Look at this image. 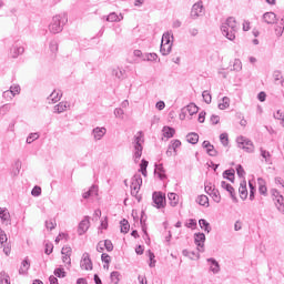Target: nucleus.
Segmentation results:
<instances>
[{
  "mask_svg": "<svg viewBox=\"0 0 284 284\" xmlns=\"http://www.w3.org/2000/svg\"><path fill=\"white\" fill-rule=\"evenodd\" d=\"M221 32L223 37L229 39V41H234L236 39V32H239V23L236 18L229 17L224 24L221 26Z\"/></svg>",
  "mask_w": 284,
  "mask_h": 284,
  "instance_id": "1",
  "label": "nucleus"
},
{
  "mask_svg": "<svg viewBox=\"0 0 284 284\" xmlns=\"http://www.w3.org/2000/svg\"><path fill=\"white\" fill-rule=\"evenodd\" d=\"M65 23H68L67 13L54 16L49 24V32H51V34H59V32H63V26H65Z\"/></svg>",
  "mask_w": 284,
  "mask_h": 284,
  "instance_id": "2",
  "label": "nucleus"
},
{
  "mask_svg": "<svg viewBox=\"0 0 284 284\" xmlns=\"http://www.w3.org/2000/svg\"><path fill=\"white\" fill-rule=\"evenodd\" d=\"M143 131H139L134 135V161H139L143 156Z\"/></svg>",
  "mask_w": 284,
  "mask_h": 284,
  "instance_id": "3",
  "label": "nucleus"
},
{
  "mask_svg": "<svg viewBox=\"0 0 284 284\" xmlns=\"http://www.w3.org/2000/svg\"><path fill=\"white\" fill-rule=\"evenodd\" d=\"M153 207L156 210H165V205H168V197L165 193L161 191H154L152 194Z\"/></svg>",
  "mask_w": 284,
  "mask_h": 284,
  "instance_id": "4",
  "label": "nucleus"
},
{
  "mask_svg": "<svg viewBox=\"0 0 284 284\" xmlns=\"http://www.w3.org/2000/svg\"><path fill=\"white\" fill-rule=\"evenodd\" d=\"M271 194L275 203V207L278 210V212H282V214H284V196L276 189H272Z\"/></svg>",
  "mask_w": 284,
  "mask_h": 284,
  "instance_id": "5",
  "label": "nucleus"
},
{
  "mask_svg": "<svg viewBox=\"0 0 284 284\" xmlns=\"http://www.w3.org/2000/svg\"><path fill=\"white\" fill-rule=\"evenodd\" d=\"M236 143L239 148L242 150H245V152L252 153L254 152V143H252V140L241 135L236 139Z\"/></svg>",
  "mask_w": 284,
  "mask_h": 284,
  "instance_id": "6",
  "label": "nucleus"
},
{
  "mask_svg": "<svg viewBox=\"0 0 284 284\" xmlns=\"http://www.w3.org/2000/svg\"><path fill=\"white\" fill-rule=\"evenodd\" d=\"M221 187L229 192L233 203H239V199L236 197V191L234 190V186H232V184L227 183L226 181H222Z\"/></svg>",
  "mask_w": 284,
  "mask_h": 284,
  "instance_id": "7",
  "label": "nucleus"
},
{
  "mask_svg": "<svg viewBox=\"0 0 284 284\" xmlns=\"http://www.w3.org/2000/svg\"><path fill=\"white\" fill-rule=\"evenodd\" d=\"M88 230H90V216L87 215L78 225L79 236H83Z\"/></svg>",
  "mask_w": 284,
  "mask_h": 284,
  "instance_id": "8",
  "label": "nucleus"
},
{
  "mask_svg": "<svg viewBox=\"0 0 284 284\" xmlns=\"http://www.w3.org/2000/svg\"><path fill=\"white\" fill-rule=\"evenodd\" d=\"M80 267L82 270H87V271L93 270L92 258H90V253H87V252L83 253L81 262H80Z\"/></svg>",
  "mask_w": 284,
  "mask_h": 284,
  "instance_id": "9",
  "label": "nucleus"
},
{
  "mask_svg": "<svg viewBox=\"0 0 284 284\" xmlns=\"http://www.w3.org/2000/svg\"><path fill=\"white\" fill-rule=\"evenodd\" d=\"M23 52H26V49L19 42H16L10 50L12 59H18Z\"/></svg>",
  "mask_w": 284,
  "mask_h": 284,
  "instance_id": "10",
  "label": "nucleus"
},
{
  "mask_svg": "<svg viewBox=\"0 0 284 284\" xmlns=\"http://www.w3.org/2000/svg\"><path fill=\"white\" fill-rule=\"evenodd\" d=\"M202 13H203V2L199 1L194 3L191 9V18L199 19V17H201Z\"/></svg>",
  "mask_w": 284,
  "mask_h": 284,
  "instance_id": "11",
  "label": "nucleus"
},
{
  "mask_svg": "<svg viewBox=\"0 0 284 284\" xmlns=\"http://www.w3.org/2000/svg\"><path fill=\"white\" fill-rule=\"evenodd\" d=\"M202 148L206 150V154H209V156H217L219 154V151H216V149H214V145L207 140L203 141Z\"/></svg>",
  "mask_w": 284,
  "mask_h": 284,
  "instance_id": "12",
  "label": "nucleus"
},
{
  "mask_svg": "<svg viewBox=\"0 0 284 284\" xmlns=\"http://www.w3.org/2000/svg\"><path fill=\"white\" fill-rule=\"evenodd\" d=\"M154 175L160 179V181H165L168 179V174H165V168H163V164H156L154 165Z\"/></svg>",
  "mask_w": 284,
  "mask_h": 284,
  "instance_id": "13",
  "label": "nucleus"
},
{
  "mask_svg": "<svg viewBox=\"0 0 284 284\" xmlns=\"http://www.w3.org/2000/svg\"><path fill=\"white\" fill-rule=\"evenodd\" d=\"M105 132H108V130L104 126H97L92 130V136L94 139V141H101V139H103V136H105Z\"/></svg>",
  "mask_w": 284,
  "mask_h": 284,
  "instance_id": "14",
  "label": "nucleus"
},
{
  "mask_svg": "<svg viewBox=\"0 0 284 284\" xmlns=\"http://www.w3.org/2000/svg\"><path fill=\"white\" fill-rule=\"evenodd\" d=\"M206 261H207V263L210 265V271L213 274H219V272H221V264H219V261H216V258L209 257Z\"/></svg>",
  "mask_w": 284,
  "mask_h": 284,
  "instance_id": "15",
  "label": "nucleus"
},
{
  "mask_svg": "<svg viewBox=\"0 0 284 284\" xmlns=\"http://www.w3.org/2000/svg\"><path fill=\"white\" fill-rule=\"evenodd\" d=\"M161 45H168L166 52H172V36L170 34V32L163 33Z\"/></svg>",
  "mask_w": 284,
  "mask_h": 284,
  "instance_id": "16",
  "label": "nucleus"
},
{
  "mask_svg": "<svg viewBox=\"0 0 284 284\" xmlns=\"http://www.w3.org/2000/svg\"><path fill=\"white\" fill-rule=\"evenodd\" d=\"M262 19L264 21V23H267L268 26H272L274 23H276V13L270 11V12H265L262 16Z\"/></svg>",
  "mask_w": 284,
  "mask_h": 284,
  "instance_id": "17",
  "label": "nucleus"
},
{
  "mask_svg": "<svg viewBox=\"0 0 284 284\" xmlns=\"http://www.w3.org/2000/svg\"><path fill=\"white\" fill-rule=\"evenodd\" d=\"M194 243L197 247H205V233H195Z\"/></svg>",
  "mask_w": 284,
  "mask_h": 284,
  "instance_id": "18",
  "label": "nucleus"
},
{
  "mask_svg": "<svg viewBox=\"0 0 284 284\" xmlns=\"http://www.w3.org/2000/svg\"><path fill=\"white\" fill-rule=\"evenodd\" d=\"M257 185H258V193L262 196H267V184L265 182V179L258 178L257 179Z\"/></svg>",
  "mask_w": 284,
  "mask_h": 284,
  "instance_id": "19",
  "label": "nucleus"
},
{
  "mask_svg": "<svg viewBox=\"0 0 284 284\" xmlns=\"http://www.w3.org/2000/svg\"><path fill=\"white\" fill-rule=\"evenodd\" d=\"M239 192L240 199H242V201H245V199H247V181L243 180L240 183Z\"/></svg>",
  "mask_w": 284,
  "mask_h": 284,
  "instance_id": "20",
  "label": "nucleus"
},
{
  "mask_svg": "<svg viewBox=\"0 0 284 284\" xmlns=\"http://www.w3.org/2000/svg\"><path fill=\"white\" fill-rule=\"evenodd\" d=\"M94 194H95V195L99 194V186H97V185L93 184L91 187H89L88 191H85V192L82 193V199L88 200V199H90L91 196H94Z\"/></svg>",
  "mask_w": 284,
  "mask_h": 284,
  "instance_id": "21",
  "label": "nucleus"
},
{
  "mask_svg": "<svg viewBox=\"0 0 284 284\" xmlns=\"http://www.w3.org/2000/svg\"><path fill=\"white\" fill-rule=\"evenodd\" d=\"M162 132L165 139H172L174 138V134H176V130L168 125L163 126Z\"/></svg>",
  "mask_w": 284,
  "mask_h": 284,
  "instance_id": "22",
  "label": "nucleus"
},
{
  "mask_svg": "<svg viewBox=\"0 0 284 284\" xmlns=\"http://www.w3.org/2000/svg\"><path fill=\"white\" fill-rule=\"evenodd\" d=\"M28 270H30V260L28 257H26L21 262V266L19 268V274H21V275L28 274Z\"/></svg>",
  "mask_w": 284,
  "mask_h": 284,
  "instance_id": "23",
  "label": "nucleus"
},
{
  "mask_svg": "<svg viewBox=\"0 0 284 284\" xmlns=\"http://www.w3.org/2000/svg\"><path fill=\"white\" fill-rule=\"evenodd\" d=\"M21 93V87L19 84L17 85H13L10 88V91H4L2 93V97H8L9 94H12V97H17V94H20Z\"/></svg>",
  "mask_w": 284,
  "mask_h": 284,
  "instance_id": "24",
  "label": "nucleus"
},
{
  "mask_svg": "<svg viewBox=\"0 0 284 284\" xmlns=\"http://www.w3.org/2000/svg\"><path fill=\"white\" fill-rule=\"evenodd\" d=\"M234 174H236V171H234V169H227L222 173V176L223 179H226V181L234 183Z\"/></svg>",
  "mask_w": 284,
  "mask_h": 284,
  "instance_id": "25",
  "label": "nucleus"
},
{
  "mask_svg": "<svg viewBox=\"0 0 284 284\" xmlns=\"http://www.w3.org/2000/svg\"><path fill=\"white\" fill-rule=\"evenodd\" d=\"M131 185L135 187H141V185H143V178H141V174L136 173L132 176Z\"/></svg>",
  "mask_w": 284,
  "mask_h": 284,
  "instance_id": "26",
  "label": "nucleus"
},
{
  "mask_svg": "<svg viewBox=\"0 0 284 284\" xmlns=\"http://www.w3.org/2000/svg\"><path fill=\"white\" fill-rule=\"evenodd\" d=\"M199 225L201 230H204L207 234L212 232V226L210 225V222H207V220L205 219L199 220Z\"/></svg>",
  "mask_w": 284,
  "mask_h": 284,
  "instance_id": "27",
  "label": "nucleus"
},
{
  "mask_svg": "<svg viewBox=\"0 0 284 284\" xmlns=\"http://www.w3.org/2000/svg\"><path fill=\"white\" fill-rule=\"evenodd\" d=\"M196 203L202 205V207H210V197H207V195H200L196 199Z\"/></svg>",
  "mask_w": 284,
  "mask_h": 284,
  "instance_id": "28",
  "label": "nucleus"
},
{
  "mask_svg": "<svg viewBox=\"0 0 284 284\" xmlns=\"http://www.w3.org/2000/svg\"><path fill=\"white\" fill-rule=\"evenodd\" d=\"M120 232L122 234H128L130 232V222L126 219L120 221Z\"/></svg>",
  "mask_w": 284,
  "mask_h": 284,
  "instance_id": "29",
  "label": "nucleus"
},
{
  "mask_svg": "<svg viewBox=\"0 0 284 284\" xmlns=\"http://www.w3.org/2000/svg\"><path fill=\"white\" fill-rule=\"evenodd\" d=\"M124 74L125 70H121L120 68L112 69V77H115L119 81H123V79H125Z\"/></svg>",
  "mask_w": 284,
  "mask_h": 284,
  "instance_id": "30",
  "label": "nucleus"
},
{
  "mask_svg": "<svg viewBox=\"0 0 284 284\" xmlns=\"http://www.w3.org/2000/svg\"><path fill=\"white\" fill-rule=\"evenodd\" d=\"M182 145L181 140H172L169 144V150H173L174 156H176L179 148Z\"/></svg>",
  "mask_w": 284,
  "mask_h": 284,
  "instance_id": "31",
  "label": "nucleus"
},
{
  "mask_svg": "<svg viewBox=\"0 0 284 284\" xmlns=\"http://www.w3.org/2000/svg\"><path fill=\"white\" fill-rule=\"evenodd\" d=\"M187 143H191V145H196L199 143V135L196 132H191L186 135Z\"/></svg>",
  "mask_w": 284,
  "mask_h": 284,
  "instance_id": "32",
  "label": "nucleus"
},
{
  "mask_svg": "<svg viewBox=\"0 0 284 284\" xmlns=\"http://www.w3.org/2000/svg\"><path fill=\"white\" fill-rule=\"evenodd\" d=\"M182 254H183V256H186L191 261H196V258H199V256H200L199 252L189 251V250H183Z\"/></svg>",
  "mask_w": 284,
  "mask_h": 284,
  "instance_id": "33",
  "label": "nucleus"
},
{
  "mask_svg": "<svg viewBox=\"0 0 284 284\" xmlns=\"http://www.w3.org/2000/svg\"><path fill=\"white\" fill-rule=\"evenodd\" d=\"M168 199L171 207H176V205H179V195L176 193H169Z\"/></svg>",
  "mask_w": 284,
  "mask_h": 284,
  "instance_id": "34",
  "label": "nucleus"
},
{
  "mask_svg": "<svg viewBox=\"0 0 284 284\" xmlns=\"http://www.w3.org/2000/svg\"><path fill=\"white\" fill-rule=\"evenodd\" d=\"M68 110V102H60L54 106V112L61 114Z\"/></svg>",
  "mask_w": 284,
  "mask_h": 284,
  "instance_id": "35",
  "label": "nucleus"
},
{
  "mask_svg": "<svg viewBox=\"0 0 284 284\" xmlns=\"http://www.w3.org/2000/svg\"><path fill=\"white\" fill-rule=\"evenodd\" d=\"M54 276H57V278H65V276H68V273L65 272V268H63V266L57 267L53 271Z\"/></svg>",
  "mask_w": 284,
  "mask_h": 284,
  "instance_id": "36",
  "label": "nucleus"
},
{
  "mask_svg": "<svg viewBox=\"0 0 284 284\" xmlns=\"http://www.w3.org/2000/svg\"><path fill=\"white\" fill-rule=\"evenodd\" d=\"M148 256H149V267H156V255H154V252H152L151 250H148L146 252Z\"/></svg>",
  "mask_w": 284,
  "mask_h": 284,
  "instance_id": "37",
  "label": "nucleus"
},
{
  "mask_svg": "<svg viewBox=\"0 0 284 284\" xmlns=\"http://www.w3.org/2000/svg\"><path fill=\"white\" fill-rule=\"evenodd\" d=\"M0 219L2 223L10 221V213L8 212V209L0 207Z\"/></svg>",
  "mask_w": 284,
  "mask_h": 284,
  "instance_id": "38",
  "label": "nucleus"
},
{
  "mask_svg": "<svg viewBox=\"0 0 284 284\" xmlns=\"http://www.w3.org/2000/svg\"><path fill=\"white\" fill-rule=\"evenodd\" d=\"M48 100L51 101V103H57L61 101V95H59L57 90H53L52 93L48 97Z\"/></svg>",
  "mask_w": 284,
  "mask_h": 284,
  "instance_id": "39",
  "label": "nucleus"
},
{
  "mask_svg": "<svg viewBox=\"0 0 284 284\" xmlns=\"http://www.w3.org/2000/svg\"><path fill=\"white\" fill-rule=\"evenodd\" d=\"M260 152H261V156L262 159L265 160V163H270L271 159H272V153H270V151L260 148Z\"/></svg>",
  "mask_w": 284,
  "mask_h": 284,
  "instance_id": "40",
  "label": "nucleus"
},
{
  "mask_svg": "<svg viewBox=\"0 0 284 284\" xmlns=\"http://www.w3.org/2000/svg\"><path fill=\"white\" fill-rule=\"evenodd\" d=\"M21 172V160H17L13 166V170L11 171L12 176H19Z\"/></svg>",
  "mask_w": 284,
  "mask_h": 284,
  "instance_id": "41",
  "label": "nucleus"
},
{
  "mask_svg": "<svg viewBox=\"0 0 284 284\" xmlns=\"http://www.w3.org/2000/svg\"><path fill=\"white\" fill-rule=\"evenodd\" d=\"M219 110H227L230 108V98L224 97L222 98V102L217 105Z\"/></svg>",
  "mask_w": 284,
  "mask_h": 284,
  "instance_id": "42",
  "label": "nucleus"
},
{
  "mask_svg": "<svg viewBox=\"0 0 284 284\" xmlns=\"http://www.w3.org/2000/svg\"><path fill=\"white\" fill-rule=\"evenodd\" d=\"M275 32L277 37H283L284 32V18H282L278 22V26L275 28Z\"/></svg>",
  "mask_w": 284,
  "mask_h": 284,
  "instance_id": "43",
  "label": "nucleus"
},
{
  "mask_svg": "<svg viewBox=\"0 0 284 284\" xmlns=\"http://www.w3.org/2000/svg\"><path fill=\"white\" fill-rule=\"evenodd\" d=\"M250 187V201H254L256 199V185L252 182H248Z\"/></svg>",
  "mask_w": 284,
  "mask_h": 284,
  "instance_id": "44",
  "label": "nucleus"
},
{
  "mask_svg": "<svg viewBox=\"0 0 284 284\" xmlns=\"http://www.w3.org/2000/svg\"><path fill=\"white\" fill-rule=\"evenodd\" d=\"M186 110L191 116H194V114H196L199 112V106L194 103H190L186 106Z\"/></svg>",
  "mask_w": 284,
  "mask_h": 284,
  "instance_id": "45",
  "label": "nucleus"
},
{
  "mask_svg": "<svg viewBox=\"0 0 284 284\" xmlns=\"http://www.w3.org/2000/svg\"><path fill=\"white\" fill-rule=\"evenodd\" d=\"M210 196L213 199L214 203H221V193L219 192V189L213 190Z\"/></svg>",
  "mask_w": 284,
  "mask_h": 284,
  "instance_id": "46",
  "label": "nucleus"
},
{
  "mask_svg": "<svg viewBox=\"0 0 284 284\" xmlns=\"http://www.w3.org/2000/svg\"><path fill=\"white\" fill-rule=\"evenodd\" d=\"M220 141L222 145H224V148H227V145L230 144V136L227 135V133L220 134Z\"/></svg>",
  "mask_w": 284,
  "mask_h": 284,
  "instance_id": "47",
  "label": "nucleus"
},
{
  "mask_svg": "<svg viewBox=\"0 0 284 284\" xmlns=\"http://www.w3.org/2000/svg\"><path fill=\"white\" fill-rule=\"evenodd\" d=\"M106 21H109L110 23H114V21H121V18H119V16L116 14V12H111V13L106 17Z\"/></svg>",
  "mask_w": 284,
  "mask_h": 284,
  "instance_id": "48",
  "label": "nucleus"
},
{
  "mask_svg": "<svg viewBox=\"0 0 284 284\" xmlns=\"http://www.w3.org/2000/svg\"><path fill=\"white\" fill-rule=\"evenodd\" d=\"M202 98H203L204 102L207 103V105H210V103H212V94H210V91H207V90L203 91Z\"/></svg>",
  "mask_w": 284,
  "mask_h": 284,
  "instance_id": "49",
  "label": "nucleus"
},
{
  "mask_svg": "<svg viewBox=\"0 0 284 284\" xmlns=\"http://www.w3.org/2000/svg\"><path fill=\"white\" fill-rule=\"evenodd\" d=\"M235 170H236V174L240 179H245V169H243V165L237 164Z\"/></svg>",
  "mask_w": 284,
  "mask_h": 284,
  "instance_id": "50",
  "label": "nucleus"
},
{
  "mask_svg": "<svg viewBox=\"0 0 284 284\" xmlns=\"http://www.w3.org/2000/svg\"><path fill=\"white\" fill-rule=\"evenodd\" d=\"M141 190V186H134L131 184V196H135L138 201H141V197H139V191Z\"/></svg>",
  "mask_w": 284,
  "mask_h": 284,
  "instance_id": "51",
  "label": "nucleus"
},
{
  "mask_svg": "<svg viewBox=\"0 0 284 284\" xmlns=\"http://www.w3.org/2000/svg\"><path fill=\"white\" fill-rule=\"evenodd\" d=\"M119 276H121V273H119V271L111 272L110 278H111L112 283L119 284V281H120Z\"/></svg>",
  "mask_w": 284,
  "mask_h": 284,
  "instance_id": "52",
  "label": "nucleus"
},
{
  "mask_svg": "<svg viewBox=\"0 0 284 284\" xmlns=\"http://www.w3.org/2000/svg\"><path fill=\"white\" fill-rule=\"evenodd\" d=\"M196 225H199L196 219H189V221L185 223V227L191 230H196Z\"/></svg>",
  "mask_w": 284,
  "mask_h": 284,
  "instance_id": "53",
  "label": "nucleus"
},
{
  "mask_svg": "<svg viewBox=\"0 0 284 284\" xmlns=\"http://www.w3.org/2000/svg\"><path fill=\"white\" fill-rule=\"evenodd\" d=\"M52 252H54V244L47 243L44 245V254H47V256H50V254H52Z\"/></svg>",
  "mask_w": 284,
  "mask_h": 284,
  "instance_id": "54",
  "label": "nucleus"
},
{
  "mask_svg": "<svg viewBox=\"0 0 284 284\" xmlns=\"http://www.w3.org/2000/svg\"><path fill=\"white\" fill-rule=\"evenodd\" d=\"M141 227H142V232H143V239L144 241L148 243V241L150 242V234H148V224L145 223H142L141 224Z\"/></svg>",
  "mask_w": 284,
  "mask_h": 284,
  "instance_id": "55",
  "label": "nucleus"
},
{
  "mask_svg": "<svg viewBox=\"0 0 284 284\" xmlns=\"http://www.w3.org/2000/svg\"><path fill=\"white\" fill-rule=\"evenodd\" d=\"M159 54L156 53H144V61H156Z\"/></svg>",
  "mask_w": 284,
  "mask_h": 284,
  "instance_id": "56",
  "label": "nucleus"
},
{
  "mask_svg": "<svg viewBox=\"0 0 284 284\" xmlns=\"http://www.w3.org/2000/svg\"><path fill=\"white\" fill-rule=\"evenodd\" d=\"M39 139V133H30L27 138V143L30 145L31 143H34Z\"/></svg>",
  "mask_w": 284,
  "mask_h": 284,
  "instance_id": "57",
  "label": "nucleus"
},
{
  "mask_svg": "<svg viewBox=\"0 0 284 284\" xmlns=\"http://www.w3.org/2000/svg\"><path fill=\"white\" fill-rule=\"evenodd\" d=\"M242 69H243V63L241 62L240 59H235V60H234V63H233V70H234L235 72H239V71H241Z\"/></svg>",
  "mask_w": 284,
  "mask_h": 284,
  "instance_id": "58",
  "label": "nucleus"
},
{
  "mask_svg": "<svg viewBox=\"0 0 284 284\" xmlns=\"http://www.w3.org/2000/svg\"><path fill=\"white\" fill-rule=\"evenodd\" d=\"M50 51L54 54V52L59 51V42L57 40H52L49 44Z\"/></svg>",
  "mask_w": 284,
  "mask_h": 284,
  "instance_id": "59",
  "label": "nucleus"
},
{
  "mask_svg": "<svg viewBox=\"0 0 284 284\" xmlns=\"http://www.w3.org/2000/svg\"><path fill=\"white\" fill-rule=\"evenodd\" d=\"M4 243H8V235H6V231L0 229V245L3 247Z\"/></svg>",
  "mask_w": 284,
  "mask_h": 284,
  "instance_id": "60",
  "label": "nucleus"
},
{
  "mask_svg": "<svg viewBox=\"0 0 284 284\" xmlns=\"http://www.w3.org/2000/svg\"><path fill=\"white\" fill-rule=\"evenodd\" d=\"M104 247L106 252H112L114 250V244H112V241L104 240Z\"/></svg>",
  "mask_w": 284,
  "mask_h": 284,
  "instance_id": "61",
  "label": "nucleus"
},
{
  "mask_svg": "<svg viewBox=\"0 0 284 284\" xmlns=\"http://www.w3.org/2000/svg\"><path fill=\"white\" fill-rule=\"evenodd\" d=\"M101 261H102V263L110 265V263L112 262V258L110 257V255L108 253H102Z\"/></svg>",
  "mask_w": 284,
  "mask_h": 284,
  "instance_id": "62",
  "label": "nucleus"
},
{
  "mask_svg": "<svg viewBox=\"0 0 284 284\" xmlns=\"http://www.w3.org/2000/svg\"><path fill=\"white\" fill-rule=\"evenodd\" d=\"M31 195L32 196H41V186H39V185L33 186V189L31 190Z\"/></svg>",
  "mask_w": 284,
  "mask_h": 284,
  "instance_id": "63",
  "label": "nucleus"
},
{
  "mask_svg": "<svg viewBox=\"0 0 284 284\" xmlns=\"http://www.w3.org/2000/svg\"><path fill=\"white\" fill-rule=\"evenodd\" d=\"M210 121L212 125H219V123H221V118L216 114H212Z\"/></svg>",
  "mask_w": 284,
  "mask_h": 284,
  "instance_id": "64",
  "label": "nucleus"
}]
</instances>
